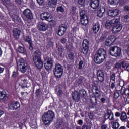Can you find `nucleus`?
<instances>
[{
	"instance_id": "obj_15",
	"label": "nucleus",
	"mask_w": 129,
	"mask_h": 129,
	"mask_svg": "<svg viewBox=\"0 0 129 129\" xmlns=\"http://www.w3.org/2000/svg\"><path fill=\"white\" fill-rule=\"evenodd\" d=\"M94 60L96 63V64H101L105 60V58H103V57L101 56L100 55H99L98 54L96 53L94 55Z\"/></svg>"
},
{
	"instance_id": "obj_53",
	"label": "nucleus",
	"mask_w": 129,
	"mask_h": 129,
	"mask_svg": "<svg viewBox=\"0 0 129 129\" xmlns=\"http://www.w3.org/2000/svg\"><path fill=\"white\" fill-rule=\"evenodd\" d=\"M105 39H106V37L104 36H102L100 38L99 40V42H104V41H105Z\"/></svg>"
},
{
	"instance_id": "obj_7",
	"label": "nucleus",
	"mask_w": 129,
	"mask_h": 129,
	"mask_svg": "<svg viewBox=\"0 0 129 129\" xmlns=\"http://www.w3.org/2000/svg\"><path fill=\"white\" fill-rule=\"evenodd\" d=\"M54 75L57 78H60L63 75V68L61 64L57 63L55 64V68L53 70Z\"/></svg>"
},
{
	"instance_id": "obj_50",
	"label": "nucleus",
	"mask_w": 129,
	"mask_h": 129,
	"mask_svg": "<svg viewBox=\"0 0 129 129\" xmlns=\"http://www.w3.org/2000/svg\"><path fill=\"white\" fill-rule=\"evenodd\" d=\"M57 12H60L61 13H63L64 12V8L62 7H58L57 8Z\"/></svg>"
},
{
	"instance_id": "obj_19",
	"label": "nucleus",
	"mask_w": 129,
	"mask_h": 129,
	"mask_svg": "<svg viewBox=\"0 0 129 129\" xmlns=\"http://www.w3.org/2000/svg\"><path fill=\"white\" fill-rule=\"evenodd\" d=\"M24 41L29 44V50H33V42L31 36H27L24 38Z\"/></svg>"
},
{
	"instance_id": "obj_16",
	"label": "nucleus",
	"mask_w": 129,
	"mask_h": 129,
	"mask_svg": "<svg viewBox=\"0 0 129 129\" xmlns=\"http://www.w3.org/2000/svg\"><path fill=\"white\" fill-rule=\"evenodd\" d=\"M105 119H109L110 120H113L114 118H113V113L110 110L108 109L107 111V113L105 114L104 116Z\"/></svg>"
},
{
	"instance_id": "obj_28",
	"label": "nucleus",
	"mask_w": 129,
	"mask_h": 129,
	"mask_svg": "<svg viewBox=\"0 0 129 129\" xmlns=\"http://www.w3.org/2000/svg\"><path fill=\"white\" fill-rule=\"evenodd\" d=\"M111 21L112 22L113 27L118 26V25L121 24V23H120V19H119V18L114 19Z\"/></svg>"
},
{
	"instance_id": "obj_63",
	"label": "nucleus",
	"mask_w": 129,
	"mask_h": 129,
	"mask_svg": "<svg viewBox=\"0 0 129 129\" xmlns=\"http://www.w3.org/2000/svg\"><path fill=\"white\" fill-rule=\"evenodd\" d=\"M15 2L18 5H21L22 4V0H15Z\"/></svg>"
},
{
	"instance_id": "obj_1",
	"label": "nucleus",
	"mask_w": 129,
	"mask_h": 129,
	"mask_svg": "<svg viewBox=\"0 0 129 129\" xmlns=\"http://www.w3.org/2000/svg\"><path fill=\"white\" fill-rule=\"evenodd\" d=\"M54 117L55 113L50 110L43 115L42 120L45 125H49L50 123L53 121V119H54Z\"/></svg>"
},
{
	"instance_id": "obj_11",
	"label": "nucleus",
	"mask_w": 129,
	"mask_h": 129,
	"mask_svg": "<svg viewBox=\"0 0 129 129\" xmlns=\"http://www.w3.org/2000/svg\"><path fill=\"white\" fill-rule=\"evenodd\" d=\"M37 29L39 31H47L48 25L43 21H40L37 23Z\"/></svg>"
},
{
	"instance_id": "obj_9",
	"label": "nucleus",
	"mask_w": 129,
	"mask_h": 129,
	"mask_svg": "<svg viewBox=\"0 0 129 129\" xmlns=\"http://www.w3.org/2000/svg\"><path fill=\"white\" fill-rule=\"evenodd\" d=\"M40 19L42 21L45 20L48 22H52L53 21V16L49 12H44L40 14Z\"/></svg>"
},
{
	"instance_id": "obj_3",
	"label": "nucleus",
	"mask_w": 129,
	"mask_h": 129,
	"mask_svg": "<svg viewBox=\"0 0 129 129\" xmlns=\"http://www.w3.org/2000/svg\"><path fill=\"white\" fill-rule=\"evenodd\" d=\"M17 66L18 70L22 73H25L27 71V69H28V63L23 58H20L19 60Z\"/></svg>"
},
{
	"instance_id": "obj_32",
	"label": "nucleus",
	"mask_w": 129,
	"mask_h": 129,
	"mask_svg": "<svg viewBox=\"0 0 129 129\" xmlns=\"http://www.w3.org/2000/svg\"><path fill=\"white\" fill-rule=\"evenodd\" d=\"M17 50L19 53H21V54H26V49L24 47L19 46L17 48Z\"/></svg>"
},
{
	"instance_id": "obj_43",
	"label": "nucleus",
	"mask_w": 129,
	"mask_h": 129,
	"mask_svg": "<svg viewBox=\"0 0 129 129\" xmlns=\"http://www.w3.org/2000/svg\"><path fill=\"white\" fill-rule=\"evenodd\" d=\"M108 39L109 40H110V41H111V42H112V43L115 42L116 39H115V37H114V35H111V36H109V37L108 38Z\"/></svg>"
},
{
	"instance_id": "obj_14",
	"label": "nucleus",
	"mask_w": 129,
	"mask_h": 129,
	"mask_svg": "<svg viewBox=\"0 0 129 129\" xmlns=\"http://www.w3.org/2000/svg\"><path fill=\"white\" fill-rule=\"evenodd\" d=\"M97 78L100 82H103L104 81V73L103 71L99 70L97 73Z\"/></svg>"
},
{
	"instance_id": "obj_52",
	"label": "nucleus",
	"mask_w": 129,
	"mask_h": 129,
	"mask_svg": "<svg viewBox=\"0 0 129 129\" xmlns=\"http://www.w3.org/2000/svg\"><path fill=\"white\" fill-rule=\"evenodd\" d=\"M71 14H72V15L76 14V7L72 8Z\"/></svg>"
},
{
	"instance_id": "obj_45",
	"label": "nucleus",
	"mask_w": 129,
	"mask_h": 129,
	"mask_svg": "<svg viewBox=\"0 0 129 129\" xmlns=\"http://www.w3.org/2000/svg\"><path fill=\"white\" fill-rule=\"evenodd\" d=\"M12 18L14 22H18L19 21V16L17 15H13Z\"/></svg>"
},
{
	"instance_id": "obj_12",
	"label": "nucleus",
	"mask_w": 129,
	"mask_h": 129,
	"mask_svg": "<svg viewBox=\"0 0 129 129\" xmlns=\"http://www.w3.org/2000/svg\"><path fill=\"white\" fill-rule=\"evenodd\" d=\"M66 30H67V27L66 26V25L62 24L59 26V27L58 28L57 35H58V36H63V35L65 34Z\"/></svg>"
},
{
	"instance_id": "obj_20",
	"label": "nucleus",
	"mask_w": 129,
	"mask_h": 129,
	"mask_svg": "<svg viewBox=\"0 0 129 129\" xmlns=\"http://www.w3.org/2000/svg\"><path fill=\"white\" fill-rule=\"evenodd\" d=\"M122 29V24H119L113 27V28H112V32L113 33H114V34H116L117 33H119V32H120Z\"/></svg>"
},
{
	"instance_id": "obj_38",
	"label": "nucleus",
	"mask_w": 129,
	"mask_h": 129,
	"mask_svg": "<svg viewBox=\"0 0 129 129\" xmlns=\"http://www.w3.org/2000/svg\"><path fill=\"white\" fill-rule=\"evenodd\" d=\"M119 127V123L117 122H114L113 123L112 128L113 129H118Z\"/></svg>"
},
{
	"instance_id": "obj_24",
	"label": "nucleus",
	"mask_w": 129,
	"mask_h": 129,
	"mask_svg": "<svg viewBox=\"0 0 129 129\" xmlns=\"http://www.w3.org/2000/svg\"><path fill=\"white\" fill-rule=\"evenodd\" d=\"M20 35H21V30L14 28L13 30V36L15 39H19L20 37Z\"/></svg>"
},
{
	"instance_id": "obj_2",
	"label": "nucleus",
	"mask_w": 129,
	"mask_h": 129,
	"mask_svg": "<svg viewBox=\"0 0 129 129\" xmlns=\"http://www.w3.org/2000/svg\"><path fill=\"white\" fill-rule=\"evenodd\" d=\"M41 52L39 50H36L34 52L33 61L38 69H42L44 65L42 58H41Z\"/></svg>"
},
{
	"instance_id": "obj_30",
	"label": "nucleus",
	"mask_w": 129,
	"mask_h": 129,
	"mask_svg": "<svg viewBox=\"0 0 129 129\" xmlns=\"http://www.w3.org/2000/svg\"><path fill=\"white\" fill-rule=\"evenodd\" d=\"M99 29H100V25H99V24H96L94 25L92 28V30L94 33H98Z\"/></svg>"
},
{
	"instance_id": "obj_4",
	"label": "nucleus",
	"mask_w": 129,
	"mask_h": 129,
	"mask_svg": "<svg viewBox=\"0 0 129 129\" xmlns=\"http://www.w3.org/2000/svg\"><path fill=\"white\" fill-rule=\"evenodd\" d=\"M109 51V54L113 57H120L121 55V49L117 46L111 47Z\"/></svg>"
},
{
	"instance_id": "obj_62",
	"label": "nucleus",
	"mask_w": 129,
	"mask_h": 129,
	"mask_svg": "<svg viewBox=\"0 0 129 129\" xmlns=\"http://www.w3.org/2000/svg\"><path fill=\"white\" fill-rule=\"evenodd\" d=\"M124 95H129V89H125Z\"/></svg>"
},
{
	"instance_id": "obj_56",
	"label": "nucleus",
	"mask_w": 129,
	"mask_h": 129,
	"mask_svg": "<svg viewBox=\"0 0 129 129\" xmlns=\"http://www.w3.org/2000/svg\"><path fill=\"white\" fill-rule=\"evenodd\" d=\"M63 123V120L62 119H59L57 121V124L58 125H62Z\"/></svg>"
},
{
	"instance_id": "obj_29",
	"label": "nucleus",
	"mask_w": 129,
	"mask_h": 129,
	"mask_svg": "<svg viewBox=\"0 0 129 129\" xmlns=\"http://www.w3.org/2000/svg\"><path fill=\"white\" fill-rule=\"evenodd\" d=\"M120 119L122 120V121H124V122H125V121H127V120H128V117H127L126 113H122L120 117Z\"/></svg>"
},
{
	"instance_id": "obj_60",
	"label": "nucleus",
	"mask_w": 129,
	"mask_h": 129,
	"mask_svg": "<svg viewBox=\"0 0 129 129\" xmlns=\"http://www.w3.org/2000/svg\"><path fill=\"white\" fill-rule=\"evenodd\" d=\"M66 42H67V39H66V38L61 39V43H62V44H65Z\"/></svg>"
},
{
	"instance_id": "obj_25",
	"label": "nucleus",
	"mask_w": 129,
	"mask_h": 129,
	"mask_svg": "<svg viewBox=\"0 0 129 129\" xmlns=\"http://www.w3.org/2000/svg\"><path fill=\"white\" fill-rule=\"evenodd\" d=\"M0 99L3 101L8 100V95L5 91H0Z\"/></svg>"
},
{
	"instance_id": "obj_55",
	"label": "nucleus",
	"mask_w": 129,
	"mask_h": 129,
	"mask_svg": "<svg viewBox=\"0 0 129 129\" xmlns=\"http://www.w3.org/2000/svg\"><path fill=\"white\" fill-rule=\"evenodd\" d=\"M82 65H83V61L81 60L79 63V69H82Z\"/></svg>"
},
{
	"instance_id": "obj_27",
	"label": "nucleus",
	"mask_w": 129,
	"mask_h": 129,
	"mask_svg": "<svg viewBox=\"0 0 129 129\" xmlns=\"http://www.w3.org/2000/svg\"><path fill=\"white\" fill-rule=\"evenodd\" d=\"M58 0H49L48 2V6L50 8H56V5H57V2Z\"/></svg>"
},
{
	"instance_id": "obj_31",
	"label": "nucleus",
	"mask_w": 129,
	"mask_h": 129,
	"mask_svg": "<svg viewBox=\"0 0 129 129\" xmlns=\"http://www.w3.org/2000/svg\"><path fill=\"white\" fill-rule=\"evenodd\" d=\"M78 93L80 95V97H81L82 98H85L86 96V91H85V90H79Z\"/></svg>"
},
{
	"instance_id": "obj_47",
	"label": "nucleus",
	"mask_w": 129,
	"mask_h": 129,
	"mask_svg": "<svg viewBox=\"0 0 129 129\" xmlns=\"http://www.w3.org/2000/svg\"><path fill=\"white\" fill-rule=\"evenodd\" d=\"M39 6H43L45 4V0H37Z\"/></svg>"
},
{
	"instance_id": "obj_21",
	"label": "nucleus",
	"mask_w": 129,
	"mask_h": 129,
	"mask_svg": "<svg viewBox=\"0 0 129 129\" xmlns=\"http://www.w3.org/2000/svg\"><path fill=\"white\" fill-rule=\"evenodd\" d=\"M90 6L92 9L95 10L99 6V0H91Z\"/></svg>"
},
{
	"instance_id": "obj_10",
	"label": "nucleus",
	"mask_w": 129,
	"mask_h": 129,
	"mask_svg": "<svg viewBox=\"0 0 129 129\" xmlns=\"http://www.w3.org/2000/svg\"><path fill=\"white\" fill-rule=\"evenodd\" d=\"M89 50V41L87 39H84L82 43V53L86 55Z\"/></svg>"
},
{
	"instance_id": "obj_8",
	"label": "nucleus",
	"mask_w": 129,
	"mask_h": 129,
	"mask_svg": "<svg viewBox=\"0 0 129 129\" xmlns=\"http://www.w3.org/2000/svg\"><path fill=\"white\" fill-rule=\"evenodd\" d=\"M23 19L26 22H29V20L33 19V14L31 10L29 9H25L23 12Z\"/></svg>"
},
{
	"instance_id": "obj_23",
	"label": "nucleus",
	"mask_w": 129,
	"mask_h": 129,
	"mask_svg": "<svg viewBox=\"0 0 129 129\" xmlns=\"http://www.w3.org/2000/svg\"><path fill=\"white\" fill-rule=\"evenodd\" d=\"M73 99L76 101V102H78L80 100V95L78 92H75L72 94Z\"/></svg>"
},
{
	"instance_id": "obj_46",
	"label": "nucleus",
	"mask_w": 129,
	"mask_h": 129,
	"mask_svg": "<svg viewBox=\"0 0 129 129\" xmlns=\"http://www.w3.org/2000/svg\"><path fill=\"white\" fill-rule=\"evenodd\" d=\"M78 3L80 6H82V7L83 6H84L85 0H78Z\"/></svg>"
},
{
	"instance_id": "obj_33",
	"label": "nucleus",
	"mask_w": 129,
	"mask_h": 129,
	"mask_svg": "<svg viewBox=\"0 0 129 129\" xmlns=\"http://www.w3.org/2000/svg\"><path fill=\"white\" fill-rule=\"evenodd\" d=\"M112 23L111 20H108L106 21V24H105V27L107 28V29H109L112 27Z\"/></svg>"
},
{
	"instance_id": "obj_42",
	"label": "nucleus",
	"mask_w": 129,
	"mask_h": 129,
	"mask_svg": "<svg viewBox=\"0 0 129 129\" xmlns=\"http://www.w3.org/2000/svg\"><path fill=\"white\" fill-rule=\"evenodd\" d=\"M58 50L60 55H62V53H63V51H64V47H63V46H60L58 47Z\"/></svg>"
},
{
	"instance_id": "obj_17",
	"label": "nucleus",
	"mask_w": 129,
	"mask_h": 129,
	"mask_svg": "<svg viewBox=\"0 0 129 129\" xmlns=\"http://www.w3.org/2000/svg\"><path fill=\"white\" fill-rule=\"evenodd\" d=\"M119 14L118 9L110 10L108 11V15L109 17H116Z\"/></svg>"
},
{
	"instance_id": "obj_61",
	"label": "nucleus",
	"mask_w": 129,
	"mask_h": 129,
	"mask_svg": "<svg viewBox=\"0 0 129 129\" xmlns=\"http://www.w3.org/2000/svg\"><path fill=\"white\" fill-rule=\"evenodd\" d=\"M78 124L79 125H82V124H83V121L82 120H79L78 121Z\"/></svg>"
},
{
	"instance_id": "obj_26",
	"label": "nucleus",
	"mask_w": 129,
	"mask_h": 129,
	"mask_svg": "<svg viewBox=\"0 0 129 129\" xmlns=\"http://www.w3.org/2000/svg\"><path fill=\"white\" fill-rule=\"evenodd\" d=\"M105 12V8H98L97 10V16L99 18H101L103 16V14Z\"/></svg>"
},
{
	"instance_id": "obj_49",
	"label": "nucleus",
	"mask_w": 129,
	"mask_h": 129,
	"mask_svg": "<svg viewBox=\"0 0 129 129\" xmlns=\"http://www.w3.org/2000/svg\"><path fill=\"white\" fill-rule=\"evenodd\" d=\"M119 86H118V87H120V88H121V87H124L123 86H124V81L121 80L119 82Z\"/></svg>"
},
{
	"instance_id": "obj_39",
	"label": "nucleus",
	"mask_w": 129,
	"mask_h": 129,
	"mask_svg": "<svg viewBox=\"0 0 129 129\" xmlns=\"http://www.w3.org/2000/svg\"><path fill=\"white\" fill-rule=\"evenodd\" d=\"M112 43L113 42L112 41H111V40H109L108 38H107L105 42V45L107 46V47H108L109 46H110V45H111Z\"/></svg>"
},
{
	"instance_id": "obj_57",
	"label": "nucleus",
	"mask_w": 129,
	"mask_h": 129,
	"mask_svg": "<svg viewBox=\"0 0 129 129\" xmlns=\"http://www.w3.org/2000/svg\"><path fill=\"white\" fill-rule=\"evenodd\" d=\"M88 116L90 119H93V117H94V116L93 115V114H92V113H89Z\"/></svg>"
},
{
	"instance_id": "obj_59",
	"label": "nucleus",
	"mask_w": 129,
	"mask_h": 129,
	"mask_svg": "<svg viewBox=\"0 0 129 129\" xmlns=\"http://www.w3.org/2000/svg\"><path fill=\"white\" fill-rule=\"evenodd\" d=\"M124 10V12H129V6H125L124 7V10Z\"/></svg>"
},
{
	"instance_id": "obj_51",
	"label": "nucleus",
	"mask_w": 129,
	"mask_h": 129,
	"mask_svg": "<svg viewBox=\"0 0 129 129\" xmlns=\"http://www.w3.org/2000/svg\"><path fill=\"white\" fill-rule=\"evenodd\" d=\"M115 87V84H114V83H112L110 87V90L111 92H112V89H113Z\"/></svg>"
},
{
	"instance_id": "obj_6",
	"label": "nucleus",
	"mask_w": 129,
	"mask_h": 129,
	"mask_svg": "<svg viewBox=\"0 0 129 129\" xmlns=\"http://www.w3.org/2000/svg\"><path fill=\"white\" fill-rule=\"evenodd\" d=\"M80 21L83 26H86L88 24V16L86 15V12L82 10L80 12Z\"/></svg>"
},
{
	"instance_id": "obj_64",
	"label": "nucleus",
	"mask_w": 129,
	"mask_h": 129,
	"mask_svg": "<svg viewBox=\"0 0 129 129\" xmlns=\"http://www.w3.org/2000/svg\"><path fill=\"white\" fill-rule=\"evenodd\" d=\"M106 66H107V67H110V65H111V63L110 62V61H108L106 62L105 64Z\"/></svg>"
},
{
	"instance_id": "obj_13",
	"label": "nucleus",
	"mask_w": 129,
	"mask_h": 129,
	"mask_svg": "<svg viewBox=\"0 0 129 129\" xmlns=\"http://www.w3.org/2000/svg\"><path fill=\"white\" fill-rule=\"evenodd\" d=\"M92 91L93 93H95L96 97L100 96V91H99L98 85L94 84L92 87Z\"/></svg>"
},
{
	"instance_id": "obj_40",
	"label": "nucleus",
	"mask_w": 129,
	"mask_h": 129,
	"mask_svg": "<svg viewBox=\"0 0 129 129\" xmlns=\"http://www.w3.org/2000/svg\"><path fill=\"white\" fill-rule=\"evenodd\" d=\"M120 88L121 89H120V90H119V91H120L121 95L123 96V95H124L125 92V88L121 87Z\"/></svg>"
},
{
	"instance_id": "obj_54",
	"label": "nucleus",
	"mask_w": 129,
	"mask_h": 129,
	"mask_svg": "<svg viewBox=\"0 0 129 129\" xmlns=\"http://www.w3.org/2000/svg\"><path fill=\"white\" fill-rule=\"evenodd\" d=\"M110 78L112 81H115V74H112V75H110Z\"/></svg>"
},
{
	"instance_id": "obj_48",
	"label": "nucleus",
	"mask_w": 129,
	"mask_h": 129,
	"mask_svg": "<svg viewBox=\"0 0 129 129\" xmlns=\"http://www.w3.org/2000/svg\"><path fill=\"white\" fill-rule=\"evenodd\" d=\"M108 5H117L115 0H108Z\"/></svg>"
},
{
	"instance_id": "obj_41",
	"label": "nucleus",
	"mask_w": 129,
	"mask_h": 129,
	"mask_svg": "<svg viewBox=\"0 0 129 129\" xmlns=\"http://www.w3.org/2000/svg\"><path fill=\"white\" fill-rule=\"evenodd\" d=\"M76 82L78 84H82V83H83V79L82 77H79L78 79L76 80Z\"/></svg>"
},
{
	"instance_id": "obj_36",
	"label": "nucleus",
	"mask_w": 129,
	"mask_h": 129,
	"mask_svg": "<svg viewBox=\"0 0 129 129\" xmlns=\"http://www.w3.org/2000/svg\"><path fill=\"white\" fill-rule=\"evenodd\" d=\"M56 94L58 96H61V95H63V91L62 90L60 89V88H57L56 89Z\"/></svg>"
},
{
	"instance_id": "obj_37",
	"label": "nucleus",
	"mask_w": 129,
	"mask_h": 129,
	"mask_svg": "<svg viewBox=\"0 0 129 129\" xmlns=\"http://www.w3.org/2000/svg\"><path fill=\"white\" fill-rule=\"evenodd\" d=\"M118 91H119V90L116 88V91H115L114 93V97L115 98H118V97H119V92H118Z\"/></svg>"
},
{
	"instance_id": "obj_35",
	"label": "nucleus",
	"mask_w": 129,
	"mask_h": 129,
	"mask_svg": "<svg viewBox=\"0 0 129 129\" xmlns=\"http://www.w3.org/2000/svg\"><path fill=\"white\" fill-rule=\"evenodd\" d=\"M122 63H124V61H122L120 63H116L115 66V68L116 69H121V67H122Z\"/></svg>"
},
{
	"instance_id": "obj_58",
	"label": "nucleus",
	"mask_w": 129,
	"mask_h": 129,
	"mask_svg": "<svg viewBox=\"0 0 129 129\" xmlns=\"http://www.w3.org/2000/svg\"><path fill=\"white\" fill-rule=\"evenodd\" d=\"M40 89H38L37 90H36V93L35 94L36 95V96H40Z\"/></svg>"
},
{
	"instance_id": "obj_34",
	"label": "nucleus",
	"mask_w": 129,
	"mask_h": 129,
	"mask_svg": "<svg viewBox=\"0 0 129 129\" xmlns=\"http://www.w3.org/2000/svg\"><path fill=\"white\" fill-rule=\"evenodd\" d=\"M1 1L4 6H11V5H12L11 0H1Z\"/></svg>"
},
{
	"instance_id": "obj_5",
	"label": "nucleus",
	"mask_w": 129,
	"mask_h": 129,
	"mask_svg": "<svg viewBox=\"0 0 129 129\" xmlns=\"http://www.w3.org/2000/svg\"><path fill=\"white\" fill-rule=\"evenodd\" d=\"M54 64V59L49 56L44 57V67L46 70H51Z\"/></svg>"
},
{
	"instance_id": "obj_18",
	"label": "nucleus",
	"mask_w": 129,
	"mask_h": 129,
	"mask_svg": "<svg viewBox=\"0 0 129 129\" xmlns=\"http://www.w3.org/2000/svg\"><path fill=\"white\" fill-rule=\"evenodd\" d=\"M21 105L18 102H15V103H12L9 105V108L10 109H13V110H17L18 108H20Z\"/></svg>"
},
{
	"instance_id": "obj_44",
	"label": "nucleus",
	"mask_w": 129,
	"mask_h": 129,
	"mask_svg": "<svg viewBox=\"0 0 129 129\" xmlns=\"http://www.w3.org/2000/svg\"><path fill=\"white\" fill-rule=\"evenodd\" d=\"M68 57L70 60H74V53L71 52L69 54Z\"/></svg>"
},
{
	"instance_id": "obj_22",
	"label": "nucleus",
	"mask_w": 129,
	"mask_h": 129,
	"mask_svg": "<svg viewBox=\"0 0 129 129\" xmlns=\"http://www.w3.org/2000/svg\"><path fill=\"white\" fill-rule=\"evenodd\" d=\"M97 54L101 57H102L104 59L106 58V51L102 48L98 49Z\"/></svg>"
}]
</instances>
